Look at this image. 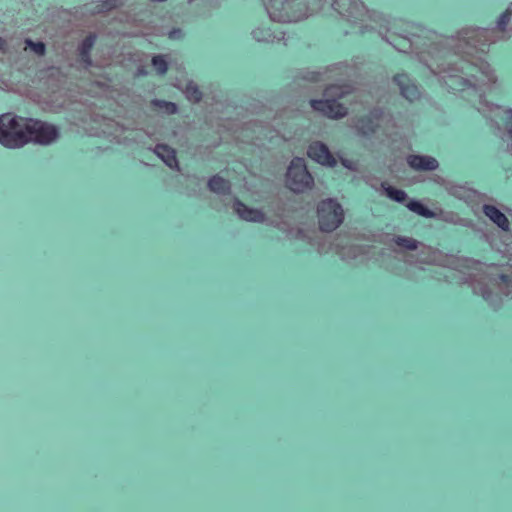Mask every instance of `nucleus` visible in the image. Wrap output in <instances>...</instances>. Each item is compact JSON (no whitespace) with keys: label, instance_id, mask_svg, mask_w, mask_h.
Segmentation results:
<instances>
[{"label":"nucleus","instance_id":"1","mask_svg":"<svg viewBox=\"0 0 512 512\" xmlns=\"http://www.w3.org/2000/svg\"><path fill=\"white\" fill-rule=\"evenodd\" d=\"M58 137L57 128L39 120L3 114L0 116V144L8 148L22 147L28 142L49 144Z\"/></svg>","mask_w":512,"mask_h":512},{"label":"nucleus","instance_id":"2","mask_svg":"<svg viewBox=\"0 0 512 512\" xmlns=\"http://www.w3.org/2000/svg\"><path fill=\"white\" fill-rule=\"evenodd\" d=\"M286 184L295 193H303L313 187L314 179L307 169L304 158L292 159L286 174Z\"/></svg>","mask_w":512,"mask_h":512},{"label":"nucleus","instance_id":"3","mask_svg":"<svg viewBox=\"0 0 512 512\" xmlns=\"http://www.w3.org/2000/svg\"><path fill=\"white\" fill-rule=\"evenodd\" d=\"M319 228L324 232H331L337 229L344 220L342 206L334 199H325L317 206Z\"/></svg>","mask_w":512,"mask_h":512},{"label":"nucleus","instance_id":"4","mask_svg":"<svg viewBox=\"0 0 512 512\" xmlns=\"http://www.w3.org/2000/svg\"><path fill=\"white\" fill-rule=\"evenodd\" d=\"M310 105L315 111L331 119H339L347 114V108L335 99H313Z\"/></svg>","mask_w":512,"mask_h":512},{"label":"nucleus","instance_id":"5","mask_svg":"<svg viewBox=\"0 0 512 512\" xmlns=\"http://www.w3.org/2000/svg\"><path fill=\"white\" fill-rule=\"evenodd\" d=\"M307 155L310 159L321 165L334 167L337 164L327 145L320 141H314L309 145Z\"/></svg>","mask_w":512,"mask_h":512},{"label":"nucleus","instance_id":"6","mask_svg":"<svg viewBox=\"0 0 512 512\" xmlns=\"http://www.w3.org/2000/svg\"><path fill=\"white\" fill-rule=\"evenodd\" d=\"M382 115V111L373 110L369 115L360 117L356 125L358 131L366 137L375 135L380 128Z\"/></svg>","mask_w":512,"mask_h":512},{"label":"nucleus","instance_id":"7","mask_svg":"<svg viewBox=\"0 0 512 512\" xmlns=\"http://www.w3.org/2000/svg\"><path fill=\"white\" fill-rule=\"evenodd\" d=\"M393 82L399 87L401 95L413 102L420 96L418 86L410 79L406 73H397L393 77Z\"/></svg>","mask_w":512,"mask_h":512},{"label":"nucleus","instance_id":"8","mask_svg":"<svg viewBox=\"0 0 512 512\" xmlns=\"http://www.w3.org/2000/svg\"><path fill=\"white\" fill-rule=\"evenodd\" d=\"M234 210L245 221L261 223L265 220V215L262 211L249 208L239 199L234 200Z\"/></svg>","mask_w":512,"mask_h":512},{"label":"nucleus","instance_id":"9","mask_svg":"<svg viewBox=\"0 0 512 512\" xmlns=\"http://www.w3.org/2000/svg\"><path fill=\"white\" fill-rule=\"evenodd\" d=\"M407 163L411 168L422 171H432L438 167L437 160L428 156L409 155Z\"/></svg>","mask_w":512,"mask_h":512},{"label":"nucleus","instance_id":"10","mask_svg":"<svg viewBox=\"0 0 512 512\" xmlns=\"http://www.w3.org/2000/svg\"><path fill=\"white\" fill-rule=\"evenodd\" d=\"M95 41L96 35L94 33H90L83 39L78 48L80 62L83 63L86 67L92 65L91 50L95 44Z\"/></svg>","mask_w":512,"mask_h":512},{"label":"nucleus","instance_id":"11","mask_svg":"<svg viewBox=\"0 0 512 512\" xmlns=\"http://www.w3.org/2000/svg\"><path fill=\"white\" fill-rule=\"evenodd\" d=\"M155 153L162 161L170 168L180 170L176 151L166 144H158L155 148Z\"/></svg>","mask_w":512,"mask_h":512},{"label":"nucleus","instance_id":"12","mask_svg":"<svg viewBox=\"0 0 512 512\" xmlns=\"http://www.w3.org/2000/svg\"><path fill=\"white\" fill-rule=\"evenodd\" d=\"M483 212L493 223H495L503 231L509 230V221L507 217L498 208H496L493 205H484Z\"/></svg>","mask_w":512,"mask_h":512},{"label":"nucleus","instance_id":"13","mask_svg":"<svg viewBox=\"0 0 512 512\" xmlns=\"http://www.w3.org/2000/svg\"><path fill=\"white\" fill-rule=\"evenodd\" d=\"M263 3L265 5V8L270 16V18L273 21H279V22H290L293 20V18L286 14H282V10L286 9V6H290V3L288 0H284L281 2V9L276 8L274 4L272 3V0H263Z\"/></svg>","mask_w":512,"mask_h":512},{"label":"nucleus","instance_id":"14","mask_svg":"<svg viewBox=\"0 0 512 512\" xmlns=\"http://www.w3.org/2000/svg\"><path fill=\"white\" fill-rule=\"evenodd\" d=\"M209 189L217 194L227 195L230 193V182L219 175H214L208 182Z\"/></svg>","mask_w":512,"mask_h":512},{"label":"nucleus","instance_id":"15","mask_svg":"<svg viewBox=\"0 0 512 512\" xmlns=\"http://www.w3.org/2000/svg\"><path fill=\"white\" fill-rule=\"evenodd\" d=\"M407 208L420 215V216H423V217H426V218H432L434 217V212L431 211L430 209H428L427 207H425L422 203H420L419 201H416V200H410L408 203H407Z\"/></svg>","mask_w":512,"mask_h":512},{"label":"nucleus","instance_id":"16","mask_svg":"<svg viewBox=\"0 0 512 512\" xmlns=\"http://www.w3.org/2000/svg\"><path fill=\"white\" fill-rule=\"evenodd\" d=\"M382 187L385 190L387 196L396 202H404L407 198V195L403 190L397 189L386 182L382 183Z\"/></svg>","mask_w":512,"mask_h":512},{"label":"nucleus","instance_id":"17","mask_svg":"<svg viewBox=\"0 0 512 512\" xmlns=\"http://www.w3.org/2000/svg\"><path fill=\"white\" fill-rule=\"evenodd\" d=\"M151 104L156 110L162 111L168 115H172L177 112V105L173 102L154 99Z\"/></svg>","mask_w":512,"mask_h":512},{"label":"nucleus","instance_id":"18","mask_svg":"<svg viewBox=\"0 0 512 512\" xmlns=\"http://www.w3.org/2000/svg\"><path fill=\"white\" fill-rule=\"evenodd\" d=\"M500 120L504 129L508 133V137L512 139V109H505Z\"/></svg>","mask_w":512,"mask_h":512},{"label":"nucleus","instance_id":"19","mask_svg":"<svg viewBox=\"0 0 512 512\" xmlns=\"http://www.w3.org/2000/svg\"><path fill=\"white\" fill-rule=\"evenodd\" d=\"M395 243L408 250H415L418 247V242L411 237L397 236Z\"/></svg>","mask_w":512,"mask_h":512},{"label":"nucleus","instance_id":"20","mask_svg":"<svg viewBox=\"0 0 512 512\" xmlns=\"http://www.w3.org/2000/svg\"><path fill=\"white\" fill-rule=\"evenodd\" d=\"M152 65L154 66L156 71L161 75L165 74L168 70L167 61L165 60L164 56H162V55L154 56L152 58Z\"/></svg>","mask_w":512,"mask_h":512},{"label":"nucleus","instance_id":"21","mask_svg":"<svg viewBox=\"0 0 512 512\" xmlns=\"http://www.w3.org/2000/svg\"><path fill=\"white\" fill-rule=\"evenodd\" d=\"M186 94H187L188 99L192 100L194 102H198L202 99V92L193 83H189L186 86Z\"/></svg>","mask_w":512,"mask_h":512},{"label":"nucleus","instance_id":"22","mask_svg":"<svg viewBox=\"0 0 512 512\" xmlns=\"http://www.w3.org/2000/svg\"><path fill=\"white\" fill-rule=\"evenodd\" d=\"M511 16H512V8L509 7L508 9H506V11L504 13L501 14V16L498 19L497 25H498L499 30H501V31L505 30L507 24L509 23V21L511 19Z\"/></svg>","mask_w":512,"mask_h":512},{"label":"nucleus","instance_id":"23","mask_svg":"<svg viewBox=\"0 0 512 512\" xmlns=\"http://www.w3.org/2000/svg\"><path fill=\"white\" fill-rule=\"evenodd\" d=\"M117 7L116 1L114 0H102L100 4L96 6L97 12H107Z\"/></svg>","mask_w":512,"mask_h":512},{"label":"nucleus","instance_id":"24","mask_svg":"<svg viewBox=\"0 0 512 512\" xmlns=\"http://www.w3.org/2000/svg\"><path fill=\"white\" fill-rule=\"evenodd\" d=\"M26 44L37 55H44L46 47L43 42H33L32 40H26Z\"/></svg>","mask_w":512,"mask_h":512},{"label":"nucleus","instance_id":"25","mask_svg":"<svg viewBox=\"0 0 512 512\" xmlns=\"http://www.w3.org/2000/svg\"><path fill=\"white\" fill-rule=\"evenodd\" d=\"M388 32H389V29H386L385 38L389 43H391L395 48H397L399 50H401L402 48H406V43L396 41V39L387 35Z\"/></svg>","mask_w":512,"mask_h":512},{"label":"nucleus","instance_id":"26","mask_svg":"<svg viewBox=\"0 0 512 512\" xmlns=\"http://www.w3.org/2000/svg\"><path fill=\"white\" fill-rule=\"evenodd\" d=\"M466 84H467V81H464L463 83H460V84H456L454 81H452L450 86L453 89H456V90H459V91H464Z\"/></svg>","mask_w":512,"mask_h":512},{"label":"nucleus","instance_id":"27","mask_svg":"<svg viewBox=\"0 0 512 512\" xmlns=\"http://www.w3.org/2000/svg\"><path fill=\"white\" fill-rule=\"evenodd\" d=\"M500 279H501L503 282L508 283V282H509V280H510V277H509L508 275H506V274H501V275H500Z\"/></svg>","mask_w":512,"mask_h":512},{"label":"nucleus","instance_id":"28","mask_svg":"<svg viewBox=\"0 0 512 512\" xmlns=\"http://www.w3.org/2000/svg\"><path fill=\"white\" fill-rule=\"evenodd\" d=\"M5 45H6L5 41L0 39V50H3Z\"/></svg>","mask_w":512,"mask_h":512},{"label":"nucleus","instance_id":"29","mask_svg":"<svg viewBox=\"0 0 512 512\" xmlns=\"http://www.w3.org/2000/svg\"><path fill=\"white\" fill-rule=\"evenodd\" d=\"M332 5L333 6H338L340 8V4H339V2L337 0H335Z\"/></svg>","mask_w":512,"mask_h":512},{"label":"nucleus","instance_id":"30","mask_svg":"<svg viewBox=\"0 0 512 512\" xmlns=\"http://www.w3.org/2000/svg\"><path fill=\"white\" fill-rule=\"evenodd\" d=\"M344 10H345V12H346V13H348V14H352V11H351L350 7H349V8H347V9H344Z\"/></svg>","mask_w":512,"mask_h":512}]
</instances>
